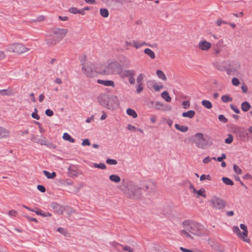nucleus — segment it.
Returning <instances> with one entry per match:
<instances>
[{"mask_svg": "<svg viewBox=\"0 0 252 252\" xmlns=\"http://www.w3.org/2000/svg\"><path fill=\"white\" fill-rule=\"evenodd\" d=\"M118 188L129 198L137 199L143 197L141 187L131 181L123 180Z\"/></svg>", "mask_w": 252, "mask_h": 252, "instance_id": "f257e3e1", "label": "nucleus"}, {"mask_svg": "<svg viewBox=\"0 0 252 252\" xmlns=\"http://www.w3.org/2000/svg\"><path fill=\"white\" fill-rule=\"evenodd\" d=\"M183 229L180 231L181 235L188 239L193 240V236H200L203 230V226L190 220H185L182 223Z\"/></svg>", "mask_w": 252, "mask_h": 252, "instance_id": "f03ea898", "label": "nucleus"}, {"mask_svg": "<svg viewBox=\"0 0 252 252\" xmlns=\"http://www.w3.org/2000/svg\"><path fill=\"white\" fill-rule=\"evenodd\" d=\"M120 60L121 63L117 61H113L109 63L102 70L104 75L119 74L122 70V66L128 67L130 65L129 61L125 57H122Z\"/></svg>", "mask_w": 252, "mask_h": 252, "instance_id": "7ed1b4c3", "label": "nucleus"}, {"mask_svg": "<svg viewBox=\"0 0 252 252\" xmlns=\"http://www.w3.org/2000/svg\"><path fill=\"white\" fill-rule=\"evenodd\" d=\"M99 104L109 109H114L119 105L117 97L115 95L102 94L97 97Z\"/></svg>", "mask_w": 252, "mask_h": 252, "instance_id": "20e7f679", "label": "nucleus"}, {"mask_svg": "<svg viewBox=\"0 0 252 252\" xmlns=\"http://www.w3.org/2000/svg\"><path fill=\"white\" fill-rule=\"evenodd\" d=\"M213 138L207 135L204 136L202 133H197L193 136V142L195 146L201 149H206L213 144Z\"/></svg>", "mask_w": 252, "mask_h": 252, "instance_id": "39448f33", "label": "nucleus"}, {"mask_svg": "<svg viewBox=\"0 0 252 252\" xmlns=\"http://www.w3.org/2000/svg\"><path fill=\"white\" fill-rule=\"evenodd\" d=\"M30 49L27 48L22 43H14L8 45L6 49V51L8 53H13L16 54H21L28 52Z\"/></svg>", "mask_w": 252, "mask_h": 252, "instance_id": "423d86ee", "label": "nucleus"}, {"mask_svg": "<svg viewBox=\"0 0 252 252\" xmlns=\"http://www.w3.org/2000/svg\"><path fill=\"white\" fill-rule=\"evenodd\" d=\"M86 58L85 56L80 59L82 70L87 77L91 78L94 75V65L91 62H86Z\"/></svg>", "mask_w": 252, "mask_h": 252, "instance_id": "0eeeda50", "label": "nucleus"}, {"mask_svg": "<svg viewBox=\"0 0 252 252\" xmlns=\"http://www.w3.org/2000/svg\"><path fill=\"white\" fill-rule=\"evenodd\" d=\"M240 228L243 230V232L240 231V229L237 226L233 227V232L236 234L237 236L244 242L249 243L250 242V239L248 237V231L247 226L244 224H241L240 225Z\"/></svg>", "mask_w": 252, "mask_h": 252, "instance_id": "6e6552de", "label": "nucleus"}, {"mask_svg": "<svg viewBox=\"0 0 252 252\" xmlns=\"http://www.w3.org/2000/svg\"><path fill=\"white\" fill-rule=\"evenodd\" d=\"M141 190H143L146 192V197L148 199L154 196L156 192V187L151 182H146L142 184L141 187Z\"/></svg>", "mask_w": 252, "mask_h": 252, "instance_id": "1a4fd4ad", "label": "nucleus"}, {"mask_svg": "<svg viewBox=\"0 0 252 252\" xmlns=\"http://www.w3.org/2000/svg\"><path fill=\"white\" fill-rule=\"evenodd\" d=\"M210 205L217 210H222L225 206V202L221 198L214 196L210 201Z\"/></svg>", "mask_w": 252, "mask_h": 252, "instance_id": "9d476101", "label": "nucleus"}, {"mask_svg": "<svg viewBox=\"0 0 252 252\" xmlns=\"http://www.w3.org/2000/svg\"><path fill=\"white\" fill-rule=\"evenodd\" d=\"M54 36L60 42L65 36L68 30L66 29L55 28L53 29Z\"/></svg>", "mask_w": 252, "mask_h": 252, "instance_id": "9b49d317", "label": "nucleus"}, {"mask_svg": "<svg viewBox=\"0 0 252 252\" xmlns=\"http://www.w3.org/2000/svg\"><path fill=\"white\" fill-rule=\"evenodd\" d=\"M152 106L157 110L162 111H169L172 109V107L169 105L164 104L158 101L151 102Z\"/></svg>", "mask_w": 252, "mask_h": 252, "instance_id": "f8f14e48", "label": "nucleus"}, {"mask_svg": "<svg viewBox=\"0 0 252 252\" xmlns=\"http://www.w3.org/2000/svg\"><path fill=\"white\" fill-rule=\"evenodd\" d=\"M241 64L239 62H234L227 69L226 72L229 75H235V73L240 69Z\"/></svg>", "mask_w": 252, "mask_h": 252, "instance_id": "ddd939ff", "label": "nucleus"}, {"mask_svg": "<svg viewBox=\"0 0 252 252\" xmlns=\"http://www.w3.org/2000/svg\"><path fill=\"white\" fill-rule=\"evenodd\" d=\"M223 47L222 40H219L216 44H214L212 47L213 53L215 56H219Z\"/></svg>", "mask_w": 252, "mask_h": 252, "instance_id": "4468645a", "label": "nucleus"}, {"mask_svg": "<svg viewBox=\"0 0 252 252\" xmlns=\"http://www.w3.org/2000/svg\"><path fill=\"white\" fill-rule=\"evenodd\" d=\"M212 47V44L206 40H201L198 44V48L203 51H208Z\"/></svg>", "mask_w": 252, "mask_h": 252, "instance_id": "2eb2a0df", "label": "nucleus"}, {"mask_svg": "<svg viewBox=\"0 0 252 252\" xmlns=\"http://www.w3.org/2000/svg\"><path fill=\"white\" fill-rule=\"evenodd\" d=\"M54 212L60 215H63L64 207L56 203H53L51 205Z\"/></svg>", "mask_w": 252, "mask_h": 252, "instance_id": "dca6fc26", "label": "nucleus"}, {"mask_svg": "<svg viewBox=\"0 0 252 252\" xmlns=\"http://www.w3.org/2000/svg\"><path fill=\"white\" fill-rule=\"evenodd\" d=\"M10 136V131L5 127L0 126V139L7 138Z\"/></svg>", "mask_w": 252, "mask_h": 252, "instance_id": "f3484780", "label": "nucleus"}, {"mask_svg": "<svg viewBox=\"0 0 252 252\" xmlns=\"http://www.w3.org/2000/svg\"><path fill=\"white\" fill-rule=\"evenodd\" d=\"M46 44L48 46H53L59 42L56 38L54 37H49L46 39Z\"/></svg>", "mask_w": 252, "mask_h": 252, "instance_id": "a211bd4d", "label": "nucleus"}, {"mask_svg": "<svg viewBox=\"0 0 252 252\" xmlns=\"http://www.w3.org/2000/svg\"><path fill=\"white\" fill-rule=\"evenodd\" d=\"M120 75L122 77L133 76L135 74L134 71L132 70H126L123 72L121 71Z\"/></svg>", "mask_w": 252, "mask_h": 252, "instance_id": "6ab92c4d", "label": "nucleus"}, {"mask_svg": "<svg viewBox=\"0 0 252 252\" xmlns=\"http://www.w3.org/2000/svg\"><path fill=\"white\" fill-rule=\"evenodd\" d=\"M97 83L100 84H102L105 86H112L114 87L115 84L113 81L111 80H102L98 79L97 81Z\"/></svg>", "mask_w": 252, "mask_h": 252, "instance_id": "aec40b11", "label": "nucleus"}, {"mask_svg": "<svg viewBox=\"0 0 252 252\" xmlns=\"http://www.w3.org/2000/svg\"><path fill=\"white\" fill-rule=\"evenodd\" d=\"M195 112L194 110H189L187 112H185L182 113V116L185 118H189L192 119L195 116Z\"/></svg>", "mask_w": 252, "mask_h": 252, "instance_id": "412c9836", "label": "nucleus"}, {"mask_svg": "<svg viewBox=\"0 0 252 252\" xmlns=\"http://www.w3.org/2000/svg\"><path fill=\"white\" fill-rule=\"evenodd\" d=\"M241 109L244 112H247L251 108V105L249 102L244 101L241 104Z\"/></svg>", "mask_w": 252, "mask_h": 252, "instance_id": "4be33fe9", "label": "nucleus"}, {"mask_svg": "<svg viewBox=\"0 0 252 252\" xmlns=\"http://www.w3.org/2000/svg\"><path fill=\"white\" fill-rule=\"evenodd\" d=\"M213 249L215 251L218 252H225V248L222 245L220 244L215 245L213 247Z\"/></svg>", "mask_w": 252, "mask_h": 252, "instance_id": "5701e85b", "label": "nucleus"}, {"mask_svg": "<svg viewBox=\"0 0 252 252\" xmlns=\"http://www.w3.org/2000/svg\"><path fill=\"white\" fill-rule=\"evenodd\" d=\"M109 178L111 181L115 183H119L121 181V178L117 175H111Z\"/></svg>", "mask_w": 252, "mask_h": 252, "instance_id": "b1692460", "label": "nucleus"}, {"mask_svg": "<svg viewBox=\"0 0 252 252\" xmlns=\"http://www.w3.org/2000/svg\"><path fill=\"white\" fill-rule=\"evenodd\" d=\"M175 127L178 130H180V131L183 132H185L188 130V126H181L177 124H176L175 125Z\"/></svg>", "mask_w": 252, "mask_h": 252, "instance_id": "393cba45", "label": "nucleus"}, {"mask_svg": "<svg viewBox=\"0 0 252 252\" xmlns=\"http://www.w3.org/2000/svg\"><path fill=\"white\" fill-rule=\"evenodd\" d=\"M43 173L48 179H54L56 176V173L55 172L50 173L47 171L43 170Z\"/></svg>", "mask_w": 252, "mask_h": 252, "instance_id": "a878e982", "label": "nucleus"}, {"mask_svg": "<svg viewBox=\"0 0 252 252\" xmlns=\"http://www.w3.org/2000/svg\"><path fill=\"white\" fill-rule=\"evenodd\" d=\"M144 52L145 54L149 56L151 59H154L155 58V54L154 52L151 50L149 48H146Z\"/></svg>", "mask_w": 252, "mask_h": 252, "instance_id": "bb28decb", "label": "nucleus"}, {"mask_svg": "<svg viewBox=\"0 0 252 252\" xmlns=\"http://www.w3.org/2000/svg\"><path fill=\"white\" fill-rule=\"evenodd\" d=\"M161 96L162 98H163L167 102H170L171 100V98L169 96L168 93L167 91H164L161 93Z\"/></svg>", "mask_w": 252, "mask_h": 252, "instance_id": "cd10ccee", "label": "nucleus"}, {"mask_svg": "<svg viewBox=\"0 0 252 252\" xmlns=\"http://www.w3.org/2000/svg\"><path fill=\"white\" fill-rule=\"evenodd\" d=\"M63 138L66 141H68L71 143H74L75 141L74 139L72 138L70 135L67 133H64L63 136Z\"/></svg>", "mask_w": 252, "mask_h": 252, "instance_id": "c85d7f7f", "label": "nucleus"}, {"mask_svg": "<svg viewBox=\"0 0 252 252\" xmlns=\"http://www.w3.org/2000/svg\"><path fill=\"white\" fill-rule=\"evenodd\" d=\"M156 73L158 77L163 80L166 81L167 80V77L165 76V75L164 74V73L160 70H158L156 71Z\"/></svg>", "mask_w": 252, "mask_h": 252, "instance_id": "c756f323", "label": "nucleus"}, {"mask_svg": "<svg viewBox=\"0 0 252 252\" xmlns=\"http://www.w3.org/2000/svg\"><path fill=\"white\" fill-rule=\"evenodd\" d=\"M201 104L204 107L207 109H211L212 107V103L209 100H203L202 101Z\"/></svg>", "mask_w": 252, "mask_h": 252, "instance_id": "7c9ffc66", "label": "nucleus"}, {"mask_svg": "<svg viewBox=\"0 0 252 252\" xmlns=\"http://www.w3.org/2000/svg\"><path fill=\"white\" fill-rule=\"evenodd\" d=\"M126 113L129 116H132L133 118H136L137 117L136 112L131 108H128L126 110Z\"/></svg>", "mask_w": 252, "mask_h": 252, "instance_id": "2f4dec72", "label": "nucleus"}, {"mask_svg": "<svg viewBox=\"0 0 252 252\" xmlns=\"http://www.w3.org/2000/svg\"><path fill=\"white\" fill-rule=\"evenodd\" d=\"M100 13L101 16L104 18L108 17L109 16V11L106 8H101Z\"/></svg>", "mask_w": 252, "mask_h": 252, "instance_id": "473e14b6", "label": "nucleus"}, {"mask_svg": "<svg viewBox=\"0 0 252 252\" xmlns=\"http://www.w3.org/2000/svg\"><path fill=\"white\" fill-rule=\"evenodd\" d=\"M35 213L37 215L41 216L44 217H51L52 216L51 213H48V212H47V213L42 212L41 210L36 211H35Z\"/></svg>", "mask_w": 252, "mask_h": 252, "instance_id": "72a5a7b5", "label": "nucleus"}, {"mask_svg": "<svg viewBox=\"0 0 252 252\" xmlns=\"http://www.w3.org/2000/svg\"><path fill=\"white\" fill-rule=\"evenodd\" d=\"M222 181L227 185L233 186L234 184L233 182L227 177H222Z\"/></svg>", "mask_w": 252, "mask_h": 252, "instance_id": "f704fd0d", "label": "nucleus"}, {"mask_svg": "<svg viewBox=\"0 0 252 252\" xmlns=\"http://www.w3.org/2000/svg\"><path fill=\"white\" fill-rule=\"evenodd\" d=\"M221 100L224 103H227L231 101L232 98L229 95H223L221 96Z\"/></svg>", "mask_w": 252, "mask_h": 252, "instance_id": "c9c22d12", "label": "nucleus"}, {"mask_svg": "<svg viewBox=\"0 0 252 252\" xmlns=\"http://www.w3.org/2000/svg\"><path fill=\"white\" fill-rule=\"evenodd\" d=\"M57 231L61 233V234H62L64 236H68V232H67V231L64 229V228H63V227H59L58 229H57Z\"/></svg>", "mask_w": 252, "mask_h": 252, "instance_id": "e433bc0d", "label": "nucleus"}, {"mask_svg": "<svg viewBox=\"0 0 252 252\" xmlns=\"http://www.w3.org/2000/svg\"><path fill=\"white\" fill-rule=\"evenodd\" d=\"M94 167L95 168H98L101 169H105L106 168L105 164L103 163H100L99 164L94 163Z\"/></svg>", "mask_w": 252, "mask_h": 252, "instance_id": "4c0bfd02", "label": "nucleus"}, {"mask_svg": "<svg viewBox=\"0 0 252 252\" xmlns=\"http://www.w3.org/2000/svg\"><path fill=\"white\" fill-rule=\"evenodd\" d=\"M47 140L44 137H42L38 139L37 143H38L41 145H47Z\"/></svg>", "mask_w": 252, "mask_h": 252, "instance_id": "58836bf2", "label": "nucleus"}, {"mask_svg": "<svg viewBox=\"0 0 252 252\" xmlns=\"http://www.w3.org/2000/svg\"><path fill=\"white\" fill-rule=\"evenodd\" d=\"M68 174L70 177L77 176V173H76V171L72 169L71 166L68 167Z\"/></svg>", "mask_w": 252, "mask_h": 252, "instance_id": "ea45409f", "label": "nucleus"}, {"mask_svg": "<svg viewBox=\"0 0 252 252\" xmlns=\"http://www.w3.org/2000/svg\"><path fill=\"white\" fill-rule=\"evenodd\" d=\"M205 190L204 189L202 188L201 189H200L199 190H197V195H198V197H199V196H201L202 197H203L204 198H205L206 197V195L205 193Z\"/></svg>", "mask_w": 252, "mask_h": 252, "instance_id": "a19ab883", "label": "nucleus"}, {"mask_svg": "<svg viewBox=\"0 0 252 252\" xmlns=\"http://www.w3.org/2000/svg\"><path fill=\"white\" fill-rule=\"evenodd\" d=\"M233 170H234V172L237 174H242V170L236 164H234L233 166Z\"/></svg>", "mask_w": 252, "mask_h": 252, "instance_id": "79ce46f5", "label": "nucleus"}, {"mask_svg": "<svg viewBox=\"0 0 252 252\" xmlns=\"http://www.w3.org/2000/svg\"><path fill=\"white\" fill-rule=\"evenodd\" d=\"M233 140V136L229 134L228 135V137L225 139V143L228 144H231Z\"/></svg>", "mask_w": 252, "mask_h": 252, "instance_id": "37998d69", "label": "nucleus"}, {"mask_svg": "<svg viewBox=\"0 0 252 252\" xmlns=\"http://www.w3.org/2000/svg\"><path fill=\"white\" fill-rule=\"evenodd\" d=\"M106 163L109 165H116L117 164V161L116 159L108 158L106 161Z\"/></svg>", "mask_w": 252, "mask_h": 252, "instance_id": "c03bdc74", "label": "nucleus"}, {"mask_svg": "<svg viewBox=\"0 0 252 252\" xmlns=\"http://www.w3.org/2000/svg\"><path fill=\"white\" fill-rule=\"evenodd\" d=\"M34 110V112L32 114V117L38 120L40 119V116L37 114V109L35 108Z\"/></svg>", "mask_w": 252, "mask_h": 252, "instance_id": "a18cd8bd", "label": "nucleus"}, {"mask_svg": "<svg viewBox=\"0 0 252 252\" xmlns=\"http://www.w3.org/2000/svg\"><path fill=\"white\" fill-rule=\"evenodd\" d=\"M200 181H203L205 180H211V177L210 175L209 174L208 175L203 174L200 176Z\"/></svg>", "mask_w": 252, "mask_h": 252, "instance_id": "49530a36", "label": "nucleus"}, {"mask_svg": "<svg viewBox=\"0 0 252 252\" xmlns=\"http://www.w3.org/2000/svg\"><path fill=\"white\" fill-rule=\"evenodd\" d=\"M11 94V92L9 91L8 90H0V94L3 95H9Z\"/></svg>", "mask_w": 252, "mask_h": 252, "instance_id": "de8ad7c7", "label": "nucleus"}, {"mask_svg": "<svg viewBox=\"0 0 252 252\" xmlns=\"http://www.w3.org/2000/svg\"><path fill=\"white\" fill-rule=\"evenodd\" d=\"M218 119L220 121L224 123H226L228 121L227 119L223 115H220L219 116Z\"/></svg>", "mask_w": 252, "mask_h": 252, "instance_id": "09e8293b", "label": "nucleus"}, {"mask_svg": "<svg viewBox=\"0 0 252 252\" xmlns=\"http://www.w3.org/2000/svg\"><path fill=\"white\" fill-rule=\"evenodd\" d=\"M121 246L123 247V249L124 251H128V252H134L133 251V249L131 248L130 247L128 246Z\"/></svg>", "mask_w": 252, "mask_h": 252, "instance_id": "8fccbe9b", "label": "nucleus"}, {"mask_svg": "<svg viewBox=\"0 0 252 252\" xmlns=\"http://www.w3.org/2000/svg\"><path fill=\"white\" fill-rule=\"evenodd\" d=\"M232 84L235 86H238L240 84V81L237 78H233L232 79Z\"/></svg>", "mask_w": 252, "mask_h": 252, "instance_id": "3c124183", "label": "nucleus"}, {"mask_svg": "<svg viewBox=\"0 0 252 252\" xmlns=\"http://www.w3.org/2000/svg\"><path fill=\"white\" fill-rule=\"evenodd\" d=\"M155 91L158 92L159 91L160 89L163 88L162 85H158L156 83L153 85V86Z\"/></svg>", "mask_w": 252, "mask_h": 252, "instance_id": "603ef678", "label": "nucleus"}, {"mask_svg": "<svg viewBox=\"0 0 252 252\" xmlns=\"http://www.w3.org/2000/svg\"><path fill=\"white\" fill-rule=\"evenodd\" d=\"M145 75L144 74L141 73L139 75L138 77L137 78V82L138 84L141 83L142 81L143 80V78H144Z\"/></svg>", "mask_w": 252, "mask_h": 252, "instance_id": "864d4df0", "label": "nucleus"}, {"mask_svg": "<svg viewBox=\"0 0 252 252\" xmlns=\"http://www.w3.org/2000/svg\"><path fill=\"white\" fill-rule=\"evenodd\" d=\"M64 210H65L68 215H71L72 214L74 213V210L68 207H64Z\"/></svg>", "mask_w": 252, "mask_h": 252, "instance_id": "5fc2aeb1", "label": "nucleus"}, {"mask_svg": "<svg viewBox=\"0 0 252 252\" xmlns=\"http://www.w3.org/2000/svg\"><path fill=\"white\" fill-rule=\"evenodd\" d=\"M8 214L10 217H15L18 214V212L15 210H11L8 212Z\"/></svg>", "mask_w": 252, "mask_h": 252, "instance_id": "6e6d98bb", "label": "nucleus"}, {"mask_svg": "<svg viewBox=\"0 0 252 252\" xmlns=\"http://www.w3.org/2000/svg\"><path fill=\"white\" fill-rule=\"evenodd\" d=\"M143 90V87H142V84H138V85H137L136 92L138 94H140L142 91Z\"/></svg>", "mask_w": 252, "mask_h": 252, "instance_id": "4d7b16f0", "label": "nucleus"}, {"mask_svg": "<svg viewBox=\"0 0 252 252\" xmlns=\"http://www.w3.org/2000/svg\"><path fill=\"white\" fill-rule=\"evenodd\" d=\"M68 11L72 14H77L78 12V9L76 7H71L69 9Z\"/></svg>", "mask_w": 252, "mask_h": 252, "instance_id": "13d9d810", "label": "nucleus"}, {"mask_svg": "<svg viewBox=\"0 0 252 252\" xmlns=\"http://www.w3.org/2000/svg\"><path fill=\"white\" fill-rule=\"evenodd\" d=\"M182 105L185 109H187L190 106V102L189 101H184L183 102Z\"/></svg>", "mask_w": 252, "mask_h": 252, "instance_id": "bf43d9fd", "label": "nucleus"}, {"mask_svg": "<svg viewBox=\"0 0 252 252\" xmlns=\"http://www.w3.org/2000/svg\"><path fill=\"white\" fill-rule=\"evenodd\" d=\"M91 145V143L90 142V141L88 139H84L82 143V145L84 146H90Z\"/></svg>", "mask_w": 252, "mask_h": 252, "instance_id": "052dcab7", "label": "nucleus"}, {"mask_svg": "<svg viewBox=\"0 0 252 252\" xmlns=\"http://www.w3.org/2000/svg\"><path fill=\"white\" fill-rule=\"evenodd\" d=\"M53 111L49 109L45 111V114L48 116L51 117L53 115Z\"/></svg>", "mask_w": 252, "mask_h": 252, "instance_id": "680f3d73", "label": "nucleus"}, {"mask_svg": "<svg viewBox=\"0 0 252 252\" xmlns=\"http://www.w3.org/2000/svg\"><path fill=\"white\" fill-rule=\"evenodd\" d=\"M230 106L231 109L233 110L236 114L240 113V110L239 109L235 107L233 104H230Z\"/></svg>", "mask_w": 252, "mask_h": 252, "instance_id": "e2e57ef3", "label": "nucleus"}, {"mask_svg": "<svg viewBox=\"0 0 252 252\" xmlns=\"http://www.w3.org/2000/svg\"><path fill=\"white\" fill-rule=\"evenodd\" d=\"M37 188L41 192H44L46 191L45 188L42 185H38Z\"/></svg>", "mask_w": 252, "mask_h": 252, "instance_id": "0e129e2a", "label": "nucleus"}, {"mask_svg": "<svg viewBox=\"0 0 252 252\" xmlns=\"http://www.w3.org/2000/svg\"><path fill=\"white\" fill-rule=\"evenodd\" d=\"M226 158V155L225 154L223 153L221 154V157H218L217 158V160L218 161H221L222 159Z\"/></svg>", "mask_w": 252, "mask_h": 252, "instance_id": "69168bd1", "label": "nucleus"}, {"mask_svg": "<svg viewBox=\"0 0 252 252\" xmlns=\"http://www.w3.org/2000/svg\"><path fill=\"white\" fill-rule=\"evenodd\" d=\"M212 160V158H210L209 157H207L203 159V162L205 164H207L210 162Z\"/></svg>", "mask_w": 252, "mask_h": 252, "instance_id": "338daca9", "label": "nucleus"}, {"mask_svg": "<svg viewBox=\"0 0 252 252\" xmlns=\"http://www.w3.org/2000/svg\"><path fill=\"white\" fill-rule=\"evenodd\" d=\"M180 249L183 252H193L192 251H191L190 250L184 248L183 247H180Z\"/></svg>", "mask_w": 252, "mask_h": 252, "instance_id": "774afa93", "label": "nucleus"}]
</instances>
